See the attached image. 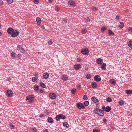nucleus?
I'll use <instances>...</instances> for the list:
<instances>
[{
    "instance_id": "obj_38",
    "label": "nucleus",
    "mask_w": 132,
    "mask_h": 132,
    "mask_svg": "<svg viewBox=\"0 0 132 132\" xmlns=\"http://www.w3.org/2000/svg\"><path fill=\"white\" fill-rule=\"evenodd\" d=\"M86 77L87 79H90L91 78V76L89 74H87Z\"/></svg>"
},
{
    "instance_id": "obj_4",
    "label": "nucleus",
    "mask_w": 132,
    "mask_h": 132,
    "mask_svg": "<svg viewBox=\"0 0 132 132\" xmlns=\"http://www.w3.org/2000/svg\"><path fill=\"white\" fill-rule=\"evenodd\" d=\"M77 106L79 109H84L85 108V106L82 104L81 103H79L77 104Z\"/></svg>"
},
{
    "instance_id": "obj_26",
    "label": "nucleus",
    "mask_w": 132,
    "mask_h": 132,
    "mask_svg": "<svg viewBox=\"0 0 132 132\" xmlns=\"http://www.w3.org/2000/svg\"><path fill=\"white\" fill-rule=\"evenodd\" d=\"M124 102L123 100H121L119 101L118 102L119 104L120 105H124Z\"/></svg>"
},
{
    "instance_id": "obj_44",
    "label": "nucleus",
    "mask_w": 132,
    "mask_h": 132,
    "mask_svg": "<svg viewBox=\"0 0 132 132\" xmlns=\"http://www.w3.org/2000/svg\"><path fill=\"white\" fill-rule=\"evenodd\" d=\"M11 56L13 57H14L15 56V54L14 52H12L11 54Z\"/></svg>"
},
{
    "instance_id": "obj_39",
    "label": "nucleus",
    "mask_w": 132,
    "mask_h": 132,
    "mask_svg": "<svg viewBox=\"0 0 132 132\" xmlns=\"http://www.w3.org/2000/svg\"><path fill=\"white\" fill-rule=\"evenodd\" d=\"M83 98L85 100H87V99H88V98L87 97V96L86 95H84L83 96Z\"/></svg>"
},
{
    "instance_id": "obj_32",
    "label": "nucleus",
    "mask_w": 132,
    "mask_h": 132,
    "mask_svg": "<svg viewBox=\"0 0 132 132\" xmlns=\"http://www.w3.org/2000/svg\"><path fill=\"white\" fill-rule=\"evenodd\" d=\"M106 27H103L101 28V30L102 32H104L106 29Z\"/></svg>"
},
{
    "instance_id": "obj_63",
    "label": "nucleus",
    "mask_w": 132,
    "mask_h": 132,
    "mask_svg": "<svg viewBox=\"0 0 132 132\" xmlns=\"http://www.w3.org/2000/svg\"><path fill=\"white\" fill-rule=\"evenodd\" d=\"M43 115H41V116H40V117H43Z\"/></svg>"
},
{
    "instance_id": "obj_41",
    "label": "nucleus",
    "mask_w": 132,
    "mask_h": 132,
    "mask_svg": "<svg viewBox=\"0 0 132 132\" xmlns=\"http://www.w3.org/2000/svg\"><path fill=\"white\" fill-rule=\"evenodd\" d=\"M33 2L34 3L36 4H37L38 3V0H32Z\"/></svg>"
},
{
    "instance_id": "obj_49",
    "label": "nucleus",
    "mask_w": 132,
    "mask_h": 132,
    "mask_svg": "<svg viewBox=\"0 0 132 132\" xmlns=\"http://www.w3.org/2000/svg\"><path fill=\"white\" fill-rule=\"evenodd\" d=\"M55 10H56L57 11H58L60 10V8L57 7V6H55Z\"/></svg>"
},
{
    "instance_id": "obj_34",
    "label": "nucleus",
    "mask_w": 132,
    "mask_h": 132,
    "mask_svg": "<svg viewBox=\"0 0 132 132\" xmlns=\"http://www.w3.org/2000/svg\"><path fill=\"white\" fill-rule=\"evenodd\" d=\"M60 117L59 114L57 115L55 117L56 120L57 121H59L60 120Z\"/></svg>"
},
{
    "instance_id": "obj_28",
    "label": "nucleus",
    "mask_w": 132,
    "mask_h": 132,
    "mask_svg": "<svg viewBox=\"0 0 132 132\" xmlns=\"http://www.w3.org/2000/svg\"><path fill=\"white\" fill-rule=\"evenodd\" d=\"M59 116H60V118L61 119H64L66 118V117L63 114H60Z\"/></svg>"
},
{
    "instance_id": "obj_54",
    "label": "nucleus",
    "mask_w": 132,
    "mask_h": 132,
    "mask_svg": "<svg viewBox=\"0 0 132 132\" xmlns=\"http://www.w3.org/2000/svg\"><path fill=\"white\" fill-rule=\"evenodd\" d=\"M105 108H105V106H102V109L103 110H104V111L105 110Z\"/></svg>"
},
{
    "instance_id": "obj_22",
    "label": "nucleus",
    "mask_w": 132,
    "mask_h": 132,
    "mask_svg": "<svg viewBox=\"0 0 132 132\" xmlns=\"http://www.w3.org/2000/svg\"><path fill=\"white\" fill-rule=\"evenodd\" d=\"M109 34L110 36H113L114 34L111 30H109Z\"/></svg>"
},
{
    "instance_id": "obj_6",
    "label": "nucleus",
    "mask_w": 132,
    "mask_h": 132,
    "mask_svg": "<svg viewBox=\"0 0 132 132\" xmlns=\"http://www.w3.org/2000/svg\"><path fill=\"white\" fill-rule=\"evenodd\" d=\"M94 79L95 81L97 82L101 80L100 77L98 75H96L94 76Z\"/></svg>"
},
{
    "instance_id": "obj_62",
    "label": "nucleus",
    "mask_w": 132,
    "mask_h": 132,
    "mask_svg": "<svg viewBox=\"0 0 132 132\" xmlns=\"http://www.w3.org/2000/svg\"><path fill=\"white\" fill-rule=\"evenodd\" d=\"M40 92L41 93H42L43 92V90H41L40 91Z\"/></svg>"
},
{
    "instance_id": "obj_31",
    "label": "nucleus",
    "mask_w": 132,
    "mask_h": 132,
    "mask_svg": "<svg viewBox=\"0 0 132 132\" xmlns=\"http://www.w3.org/2000/svg\"><path fill=\"white\" fill-rule=\"evenodd\" d=\"M63 125L64 126H65L67 128L69 126V125L67 122H64L63 123Z\"/></svg>"
},
{
    "instance_id": "obj_52",
    "label": "nucleus",
    "mask_w": 132,
    "mask_h": 132,
    "mask_svg": "<svg viewBox=\"0 0 132 132\" xmlns=\"http://www.w3.org/2000/svg\"><path fill=\"white\" fill-rule=\"evenodd\" d=\"M128 30L129 31H131L132 32V27H129L128 28Z\"/></svg>"
},
{
    "instance_id": "obj_60",
    "label": "nucleus",
    "mask_w": 132,
    "mask_h": 132,
    "mask_svg": "<svg viewBox=\"0 0 132 132\" xmlns=\"http://www.w3.org/2000/svg\"><path fill=\"white\" fill-rule=\"evenodd\" d=\"M80 60L81 59H80L78 58L77 59V61L78 62H79Z\"/></svg>"
},
{
    "instance_id": "obj_33",
    "label": "nucleus",
    "mask_w": 132,
    "mask_h": 132,
    "mask_svg": "<svg viewBox=\"0 0 132 132\" xmlns=\"http://www.w3.org/2000/svg\"><path fill=\"white\" fill-rule=\"evenodd\" d=\"M84 103L85 106H87L89 104V102L87 101H86L84 102Z\"/></svg>"
},
{
    "instance_id": "obj_23",
    "label": "nucleus",
    "mask_w": 132,
    "mask_h": 132,
    "mask_svg": "<svg viewBox=\"0 0 132 132\" xmlns=\"http://www.w3.org/2000/svg\"><path fill=\"white\" fill-rule=\"evenodd\" d=\"M110 83L112 84L115 85L116 84V82L115 80L114 79H111L110 80Z\"/></svg>"
},
{
    "instance_id": "obj_20",
    "label": "nucleus",
    "mask_w": 132,
    "mask_h": 132,
    "mask_svg": "<svg viewBox=\"0 0 132 132\" xmlns=\"http://www.w3.org/2000/svg\"><path fill=\"white\" fill-rule=\"evenodd\" d=\"M92 85L93 88H94L97 87V86L95 82H93L92 83Z\"/></svg>"
},
{
    "instance_id": "obj_27",
    "label": "nucleus",
    "mask_w": 132,
    "mask_h": 132,
    "mask_svg": "<svg viewBox=\"0 0 132 132\" xmlns=\"http://www.w3.org/2000/svg\"><path fill=\"white\" fill-rule=\"evenodd\" d=\"M128 44V46L132 49V41L130 40Z\"/></svg>"
},
{
    "instance_id": "obj_37",
    "label": "nucleus",
    "mask_w": 132,
    "mask_h": 132,
    "mask_svg": "<svg viewBox=\"0 0 132 132\" xmlns=\"http://www.w3.org/2000/svg\"><path fill=\"white\" fill-rule=\"evenodd\" d=\"M71 91V92L72 94H74L75 92H76V89L75 88L72 89Z\"/></svg>"
},
{
    "instance_id": "obj_10",
    "label": "nucleus",
    "mask_w": 132,
    "mask_h": 132,
    "mask_svg": "<svg viewBox=\"0 0 132 132\" xmlns=\"http://www.w3.org/2000/svg\"><path fill=\"white\" fill-rule=\"evenodd\" d=\"M96 62L98 64H101L103 62V60L101 59L98 58L96 60Z\"/></svg>"
},
{
    "instance_id": "obj_24",
    "label": "nucleus",
    "mask_w": 132,
    "mask_h": 132,
    "mask_svg": "<svg viewBox=\"0 0 132 132\" xmlns=\"http://www.w3.org/2000/svg\"><path fill=\"white\" fill-rule=\"evenodd\" d=\"M126 92L128 94H132V91L131 90H126Z\"/></svg>"
},
{
    "instance_id": "obj_3",
    "label": "nucleus",
    "mask_w": 132,
    "mask_h": 132,
    "mask_svg": "<svg viewBox=\"0 0 132 132\" xmlns=\"http://www.w3.org/2000/svg\"><path fill=\"white\" fill-rule=\"evenodd\" d=\"M81 52L83 54L86 55L89 53L88 49L87 48H85L84 49L81 50Z\"/></svg>"
},
{
    "instance_id": "obj_19",
    "label": "nucleus",
    "mask_w": 132,
    "mask_h": 132,
    "mask_svg": "<svg viewBox=\"0 0 132 132\" xmlns=\"http://www.w3.org/2000/svg\"><path fill=\"white\" fill-rule=\"evenodd\" d=\"M91 99L92 100H93L95 103H96L97 102H98V100L95 97H92Z\"/></svg>"
},
{
    "instance_id": "obj_36",
    "label": "nucleus",
    "mask_w": 132,
    "mask_h": 132,
    "mask_svg": "<svg viewBox=\"0 0 132 132\" xmlns=\"http://www.w3.org/2000/svg\"><path fill=\"white\" fill-rule=\"evenodd\" d=\"M106 101L107 102H110L112 101V100L111 98L109 97H107L106 99Z\"/></svg>"
},
{
    "instance_id": "obj_15",
    "label": "nucleus",
    "mask_w": 132,
    "mask_h": 132,
    "mask_svg": "<svg viewBox=\"0 0 132 132\" xmlns=\"http://www.w3.org/2000/svg\"><path fill=\"white\" fill-rule=\"evenodd\" d=\"M47 120L48 122L50 123H52L53 122V120L51 117H48Z\"/></svg>"
},
{
    "instance_id": "obj_8",
    "label": "nucleus",
    "mask_w": 132,
    "mask_h": 132,
    "mask_svg": "<svg viewBox=\"0 0 132 132\" xmlns=\"http://www.w3.org/2000/svg\"><path fill=\"white\" fill-rule=\"evenodd\" d=\"M49 96L50 98L53 99H55L56 97V94L53 93H50Z\"/></svg>"
},
{
    "instance_id": "obj_58",
    "label": "nucleus",
    "mask_w": 132,
    "mask_h": 132,
    "mask_svg": "<svg viewBox=\"0 0 132 132\" xmlns=\"http://www.w3.org/2000/svg\"><path fill=\"white\" fill-rule=\"evenodd\" d=\"M3 1H2L0 0V4L1 5H2L3 4Z\"/></svg>"
},
{
    "instance_id": "obj_47",
    "label": "nucleus",
    "mask_w": 132,
    "mask_h": 132,
    "mask_svg": "<svg viewBox=\"0 0 132 132\" xmlns=\"http://www.w3.org/2000/svg\"><path fill=\"white\" fill-rule=\"evenodd\" d=\"M97 8L96 7L93 6L92 8V10L93 11H96L97 10Z\"/></svg>"
},
{
    "instance_id": "obj_64",
    "label": "nucleus",
    "mask_w": 132,
    "mask_h": 132,
    "mask_svg": "<svg viewBox=\"0 0 132 132\" xmlns=\"http://www.w3.org/2000/svg\"><path fill=\"white\" fill-rule=\"evenodd\" d=\"M1 28V25L0 24V28Z\"/></svg>"
},
{
    "instance_id": "obj_57",
    "label": "nucleus",
    "mask_w": 132,
    "mask_h": 132,
    "mask_svg": "<svg viewBox=\"0 0 132 132\" xmlns=\"http://www.w3.org/2000/svg\"><path fill=\"white\" fill-rule=\"evenodd\" d=\"M87 19H86V20L87 21V22H90V19H89L88 18H87Z\"/></svg>"
},
{
    "instance_id": "obj_55",
    "label": "nucleus",
    "mask_w": 132,
    "mask_h": 132,
    "mask_svg": "<svg viewBox=\"0 0 132 132\" xmlns=\"http://www.w3.org/2000/svg\"><path fill=\"white\" fill-rule=\"evenodd\" d=\"M48 129H46L43 130L44 132H48Z\"/></svg>"
},
{
    "instance_id": "obj_9",
    "label": "nucleus",
    "mask_w": 132,
    "mask_h": 132,
    "mask_svg": "<svg viewBox=\"0 0 132 132\" xmlns=\"http://www.w3.org/2000/svg\"><path fill=\"white\" fill-rule=\"evenodd\" d=\"M18 50H19L21 52L23 53L24 52V49L20 45H18L17 47Z\"/></svg>"
},
{
    "instance_id": "obj_13",
    "label": "nucleus",
    "mask_w": 132,
    "mask_h": 132,
    "mask_svg": "<svg viewBox=\"0 0 132 132\" xmlns=\"http://www.w3.org/2000/svg\"><path fill=\"white\" fill-rule=\"evenodd\" d=\"M62 79L63 81H65L68 79V78L67 76L64 75L62 76Z\"/></svg>"
},
{
    "instance_id": "obj_40",
    "label": "nucleus",
    "mask_w": 132,
    "mask_h": 132,
    "mask_svg": "<svg viewBox=\"0 0 132 132\" xmlns=\"http://www.w3.org/2000/svg\"><path fill=\"white\" fill-rule=\"evenodd\" d=\"M7 2L10 4H11L13 1V0H7Z\"/></svg>"
},
{
    "instance_id": "obj_50",
    "label": "nucleus",
    "mask_w": 132,
    "mask_h": 132,
    "mask_svg": "<svg viewBox=\"0 0 132 132\" xmlns=\"http://www.w3.org/2000/svg\"><path fill=\"white\" fill-rule=\"evenodd\" d=\"M48 45H51L52 44V42L51 41H49L48 42Z\"/></svg>"
},
{
    "instance_id": "obj_59",
    "label": "nucleus",
    "mask_w": 132,
    "mask_h": 132,
    "mask_svg": "<svg viewBox=\"0 0 132 132\" xmlns=\"http://www.w3.org/2000/svg\"><path fill=\"white\" fill-rule=\"evenodd\" d=\"M41 27L43 29H44V26L43 25H41Z\"/></svg>"
},
{
    "instance_id": "obj_2",
    "label": "nucleus",
    "mask_w": 132,
    "mask_h": 132,
    "mask_svg": "<svg viewBox=\"0 0 132 132\" xmlns=\"http://www.w3.org/2000/svg\"><path fill=\"white\" fill-rule=\"evenodd\" d=\"M13 92L11 90H7L6 93V95L8 97H11L12 96Z\"/></svg>"
},
{
    "instance_id": "obj_16",
    "label": "nucleus",
    "mask_w": 132,
    "mask_h": 132,
    "mask_svg": "<svg viewBox=\"0 0 132 132\" xmlns=\"http://www.w3.org/2000/svg\"><path fill=\"white\" fill-rule=\"evenodd\" d=\"M98 114L100 116H102L104 114V113L103 111L101 109H99Z\"/></svg>"
},
{
    "instance_id": "obj_56",
    "label": "nucleus",
    "mask_w": 132,
    "mask_h": 132,
    "mask_svg": "<svg viewBox=\"0 0 132 132\" xmlns=\"http://www.w3.org/2000/svg\"><path fill=\"white\" fill-rule=\"evenodd\" d=\"M103 121L104 122V123H105L106 121V119H104L103 120Z\"/></svg>"
},
{
    "instance_id": "obj_53",
    "label": "nucleus",
    "mask_w": 132,
    "mask_h": 132,
    "mask_svg": "<svg viewBox=\"0 0 132 132\" xmlns=\"http://www.w3.org/2000/svg\"><path fill=\"white\" fill-rule=\"evenodd\" d=\"M93 131V132H98V130L96 129H94Z\"/></svg>"
},
{
    "instance_id": "obj_45",
    "label": "nucleus",
    "mask_w": 132,
    "mask_h": 132,
    "mask_svg": "<svg viewBox=\"0 0 132 132\" xmlns=\"http://www.w3.org/2000/svg\"><path fill=\"white\" fill-rule=\"evenodd\" d=\"M9 126L11 129H13L14 127V126L12 123H10L9 125Z\"/></svg>"
},
{
    "instance_id": "obj_48",
    "label": "nucleus",
    "mask_w": 132,
    "mask_h": 132,
    "mask_svg": "<svg viewBox=\"0 0 132 132\" xmlns=\"http://www.w3.org/2000/svg\"><path fill=\"white\" fill-rule=\"evenodd\" d=\"M36 129L35 128H33L31 129L32 132H36Z\"/></svg>"
},
{
    "instance_id": "obj_51",
    "label": "nucleus",
    "mask_w": 132,
    "mask_h": 132,
    "mask_svg": "<svg viewBox=\"0 0 132 132\" xmlns=\"http://www.w3.org/2000/svg\"><path fill=\"white\" fill-rule=\"evenodd\" d=\"M116 19L117 20H118L119 19V17L118 16H116Z\"/></svg>"
},
{
    "instance_id": "obj_35",
    "label": "nucleus",
    "mask_w": 132,
    "mask_h": 132,
    "mask_svg": "<svg viewBox=\"0 0 132 132\" xmlns=\"http://www.w3.org/2000/svg\"><path fill=\"white\" fill-rule=\"evenodd\" d=\"M99 109H96L94 110V112L95 113H98V111H99Z\"/></svg>"
},
{
    "instance_id": "obj_25",
    "label": "nucleus",
    "mask_w": 132,
    "mask_h": 132,
    "mask_svg": "<svg viewBox=\"0 0 132 132\" xmlns=\"http://www.w3.org/2000/svg\"><path fill=\"white\" fill-rule=\"evenodd\" d=\"M40 85L43 88H45L46 87V85L43 83L41 82H40Z\"/></svg>"
},
{
    "instance_id": "obj_7",
    "label": "nucleus",
    "mask_w": 132,
    "mask_h": 132,
    "mask_svg": "<svg viewBox=\"0 0 132 132\" xmlns=\"http://www.w3.org/2000/svg\"><path fill=\"white\" fill-rule=\"evenodd\" d=\"M74 68L76 70H78L81 68V65L80 64H76L74 66Z\"/></svg>"
},
{
    "instance_id": "obj_21",
    "label": "nucleus",
    "mask_w": 132,
    "mask_h": 132,
    "mask_svg": "<svg viewBox=\"0 0 132 132\" xmlns=\"http://www.w3.org/2000/svg\"><path fill=\"white\" fill-rule=\"evenodd\" d=\"M111 108L109 106H107L105 108V111H106L107 112H108L110 111L111 110Z\"/></svg>"
},
{
    "instance_id": "obj_43",
    "label": "nucleus",
    "mask_w": 132,
    "mask_h": 132,
    "mask_svg": "<svg viewBox=\"0 0 132 132\" xmlns=\"http://www.w3.org/2000/svg\"><path fill=\"white\" fill-rule=\"evenodd\" d=\"M86 32V30L85 29H82L81 31L82 34H85V33Z\"/></svg>"
},
{
    "instance_id": "obj_11",
    "label": "nucleus",
    "mask_w": 132,
    "mask_h": 132,
    "mask_svg": "<svg viewBox=\"0 0 132 132\" xmlns=\"http://www.w3.org/2000/svg\"><path fill=\"white\" fill-rule=\"evenodd\" d=\"M13 31V29L11 28H9L7 30V32L10 34H12Z\"/></svg>"
},
{
    "instance_id": "obj_14",
    "label": "nucleus",
    "mask_w": 132,
    "mask_h": 132,
    "mask_svg": "<svg viewBox=\"0 0 132 132\" xmlns=\"http://www.w3.org/2000/svg\"><path fill=\"white\" fill-rule=\"evenodd\" d=\"M38 25H39L41 23V20L40 18L37 17L36 19Z\"/></svg>"
},
{
    "instance_id": "obj_5",
    "label": "nucleus",
    "mask_w": 132,
    "mask_h": 132,
    "mask_svg": "<svg viewBox=\"0 0 132 132\" xmlns=\"http://www.w3.org/2000/svg\"><path fill=\"white\" fill-rule=\"evenodd\" d=\"M19 34V32L17 30H15L13 31L12 34H11L12 37H14L17 36Z\"/></svg>"
},
{
    "instance_id": "obj_61",
    "label": "nucleus",
    "mask_w": 132,
    "mask_h": 132,
    "mask_svg": "<svg viewBox=\"0 0 132 132\" xmlns=\"http://www.w3.org/2000/svg\"><path fill=\"white\" fill-rule=\"evenodd\" d=\"M53 0H48V2L50 3H51L52 2Z\"/></svg>"
},
{
    "instance_id": "obj_18",
    "label": "nucleus",
    "mask_w": 132,
    "mask_h": 132,
    "mask_svg": "<svg viewBox=\"0 0 132 132\" xmlns=\"http://www.w3.org/2000/svg\"><path fill=\"white\" fill-rule=\"evenodd\" d=\"M106 64L105 63H103L101 65V68L102 70H105L106 69L105 67H106Z\"/></svg>"
},
{
    "instance_id": "obj_12",
    "label": "nucleus",
    "mask_w": 132,
    "mask_h": 132,
    "mask_svg": "<svg viewBox=\"0 0 132 132\" xmlns=\"http://www.w3.org/2000/svg\"><path fill=\"white\" fill-rule=\"evenodd\" d=\"M69 3L70 5H71L72 6H75L76 4L74 1L70 0L69 1Z\"/></svg>"
},
{
    "instance_id": "obj_42",
    "label": "nucleus",
    "mask_w": 132,
    "mask_h": 132,
    "mask_svg": "<svg viewBox=\"0 0 132 132\" xmlns=\"http://www.w3.org/2000/svg\"><path fill=\"white\" fill-rule=\"evenodd\" d=\"M37 80V79L35 77H33L32 78V81L33 82H35Z\"/></svg>"
},
{
    "instance_id": "obj_29",
    "label": "nucleus",
    "mask_w": 132,
    "mask_h": 132,
    "mask_svg": "<svg viewBox=\"0 0 132 132\" xmlns=\"http://www.w3.org/2000/svg\"><path fill=\"white\" fill-rule=\"evenodd\" d=\"M124 26V24L122 22H120V24L119 25V27L120 28H122Z\"/></svg>"
},
{
    "instance_id": "obj_17",
    "label": "nucleus",
    "mask_w": 132,
    "mask_h": 132,
    "mask_svg": "<svg viewBox=\"0 0 132 132\" xmlns=\"http://www.w3.org/2000/svg\"><path fill=\"white\" fill-rule=\"evenodd\" d=\"M49 75L47 73H45L43 75V77L45 79H47L48 78Z\"/></svg>"
},
{
    "instance_id": "obj_1",
    "label": "nucleus",
    "mask_w": 132,
    "mask_h": 132,
    "mask_svg": "<svg viewBox=\"0 0 132 132\" xmlns=\"http://www.w3.org/2000/svg\"><path fill=\"white\" fill-rule=\"evenodd\" d=\"M34 100V96L32 95H30L26 97V100L30 103H32Z\"/></svg>"
},
{
    "instance_id": "obj_46",
    "label": "nucleus",
    "mask_w": 132,
    "mask_h": 132,
    "mask_svg": "<svg viewBox=\"0 0 132 132\" xmlns=\"http://www.w3.org/2000/svg\"><path fill=\"white\" fill-rule=\"evenodd\" d=\"M81 85L80 84H78L77 85V87L78 89H80L81 88Z\"/></svg>"
},
{
    "instance_id": "obj_30",
    "label": "nucleus",
    "mask_w": 132,
    "mask_h": 132,
    "mask_svg": "<svg viewBox=\"0 0 132 132\" xmlns=\"http://www.w3.org/2000/svg\"><path fill=\"white\" fill-rule=\"evenodd\" d=\"M34 88L35 90L36 91H37L39 89V87L38 85H35L34 86Z\"/></svg>"
}]
</instances>
